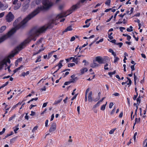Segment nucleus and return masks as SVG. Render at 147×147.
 Instances as JSON below:
<instances>
[{
	"label": "nucleus",
	"instance_id": "f257e3e1",
	"mask_svg": "<svg viewBox=\"0 0 147 147\" xmlns=\"http://www.w3.org/2000/svg\"><path fill=\"white\" fill-rule=\"evenodd\" d=\"M42 6L38 7L18 24H17L21 20V18H19L16 20L13 23V25L14 28L9 31L6 35H4L0 38V43L13 35L16 32V30L19 29H23L26 26L27 22L37 14L41 11L47 9L53 5V3L50 0H43L42 1Z\"/></svg>",
	"mask_w": 147,
	"mask_h": 147
},
{
	"label": "nucleus",
	"instance_id": "f03ea898",
	"mask_svg": "<svg viewBox=\"0 0 147 147\" xmlns=\"http://www.w3.org/2000/svg\"><path fill=\"white\" fill-rule=\"evenodd\" d=\"M58 20V18L53 19L50 21L47 24L42 27L37 29L34 28L32 29L29 33L30 38H28L25 40L17 47V49L19 51H20L24 48L31 41V40L35 41L36 40V37L38 36L39 34L44 32L47 29L52 28L54 24L56 25L57 24L56 22Z\"/></svg>",
	"mask_w": 147,
	"mask_h": 147
},
{
	"label": "nucleus",
	"instance_id": "7ed1b4c3",
	"mask_svg": "<svg viewBox=\"0 0 147 147\" xmlns=\"http://www.w3.org/2000/svg\"><path fill=\"white\" fill-rule=\"evenodd\" d=\"M86 0H80L76 5H73L70 8V9L67 11L66 12L67 15L66 13H61L58 15L56 17V19L62 18L63 17H66L67 16L69 15L73 12L76 9L79 8L82 4L86 1Z\"/></svg>",
	"mask_w": 147,
	"mask_h": 147
},
{
	"label": "nucleus",
	"instance_id": "20e7f679",
	"mask_svg": "<svg viewBox=\"0 0 147 147\" xmlns=\"http://www.w3.org/2000/svg\"><path fill=\"white\" fill-rule=\"evenodd\" d=\"M14 17V16L12 13L9 12L6 16V19L7 22H10L13 20Z\"/></svg>",
	"mask_w": 147,
	"mask_h": 147
},
{
	"label": "nucleus",
	"instance_id": "39448f33",
	"mask_svg": "<svg viewBox=\"0 0 147 147\" xmlns=\"http://www.w3.org/2000/svg\"><path fill=\"white\" fill-rule=\"evenodd\" d=\"M7 63H10V60L8 58L4 59L0 62V70L2 68L4 65H5L6 66L7 65Z\"/></svg>",
	"mask_w": 147,
	"mask_h": 147
},
{
	"label": "nucleus",
	"instance_id": "423d86ee",
	"mask_svg": "<svg viewBox=\"0 0 147 147\" xmlns=\"http://www.w3.org/2000/svg\"><path fill=\"white\" fill-rule=\"evenodd\" d=\"M56 127V124L55 123H52L49 129V131L50 132H52L55 130Z\"/></svg>",
	"mask_w": 147,
	"mask_h": 147
},
{
	"label": "nucleus",
	"instance_id": "0eeeda50",
	"mask_svg": "<svg viewBox=\"0 0 147 147\" xmlns=\"http://www.w3.org/2000/svg\"><path fill=\"white\" fill-rule=\"evenodd\" d=\"M96 60L99 64L104 63L103 62L102 58L100 56L96 57Z\"/></svg>",
	"mask_w": 147,
	"mask_h": 147
},
{
	"label": "nucleus",
	"instance_id": "6e6552de",
	"mask_svg": "<svg viewBox=\"0 0 147 147\" xmlns=\"http://www.w3.org/2000/svg\"><path fill=\"white\" fill-rule=\"evenodd\" d=\"M17 47L16 49V51L14 53H12L10 55H9V58H11L12 57H13L15 56V55L16 54H17L18 53V51H19L17 49V47Z\"/></svg>",
	"mask_w": 147,
	"mask_h": 147
},
{
	"label": "nucleus",
	"instance_id": "1a4fd4ad",
	"mask_svg": "<svg viewBox=\"0 0 147 147\" xmlns=\"http://www.w3.org/2000/svg\"><path fill=\"white\" fill-rule=\"evenodd\" d=\"M8 5H5V6L1 2H0V9L2 10H5L7 7Z\"/></svg>",
	"mask_w": 147,
	"mask_h": 147
},
{
	"label": "nucleus",
	"instance_id": "9d476101",
	"mask_svg": "<svg viewBox=\"0 0 147 147\" xmlns=\"http://www.w3.org/2000/svg\"><path fill=\"white\" fill-rule=\"evenodd\" d=\"M15 5H16L14 6L13 7L14 9L15 10L18 9L20 7L21 3L20 2H19Z\"/></svg>",
	"mask_w": 147,
	"mask_h": 147
},
{
	"label": "nucleus",
	"instance_id": "9b49d317",
	"mask_svg": "<svg viewBox=\"0 0 147 147\" xmlns=\"http://www.w3.org/2000/svg\"><path fill=\"white\" fill-rule=\"evenodd\" d=\"M92 92L90 91L89 94L88 96V100L90 102H91L93 100L92 97Z\"/></svg>",
	"mask_w": 147,
	"mask_h": 147
},
{
	"label": "nucleus",
	"instance_id": "f8f14e48",
	"mask_svg": "<svg viewBox=\"0 0 147 147\" xmlns=\"http://www.w3.org/2000/svg\"><path fill=\"white\" fill-rule=\"evenodd\" d=\"M99 66V65L98 64L95 62H94L93 63H91L90 65V67L92 68H94L96 67H98Z\"/></svg>",
	"mask_w": 147,
	"mask_h": 147
},
{
	"label": "nucleus",
	"instance_id": "ddd939ff",
	"mask_svg": "<svg viewBox=\"0 0 147 147\" xmlns=\"http://www.w3.org/2000/svg\"><path fill=\"white\" fill-rule=\"evenodd\" d=\"M72 30V28H71V26H70L67 27L63 31V32H66L67 31H71Z\"/></svg>",
	"mask_w": 147,
	"mask_h": 147
},
{
	"label": "nucleus",
	"instance_id": "4468645a",
	"mask_svg": "<svg viewBox=\"0 0 147 147\" xmlns=\"http://www.w3.org/2000/svg\"><path fill=\"white\" fill-rule=\"evenodd\" d=\"M6 26H3L0 28V33L2 32L6 28Z\"/></svg>",
	"mask_w": 147,
	"mask_h": 147
},
{
	"label": "nucleus",
	"instance_id": "2eb2a0df",
	"mask_svg": "<svg viewBox=\"0 0 147 147\" xmlns=\"http://www.w3.org/2000/svg\"><path fill=\"white\" fill-rule=\"evenodd\" d=\"M43 39V38H41L38 40L35 44L36 45H38L40 43H41L42 40Z\"/></svg>",
	"mask_w": 147,
	"mask_h": 147
},
{
	"label": "nucleus",
	"instance_id": "dca6fc26",
	"mask_svg": "<svg viewBox=\"0 0 147 147\" xmlns=\"http://www.w3.org/2000/svg\"><path fill=\"white\" fill-rule=\"evenodd\" d=\"M87 71L88 69L86 68H84L80 70L82 74H84L85 72Z\"/></svg>",
	"mask_w": 147,
	"mask_h": 147
},
{
	"label": "nucleus",
	"instance_id": "f3484780",
	"mask_svg": "<svg viewBox=\"0 0 147 147\" xmlns=\"http://www.w3.org/2000/svg\"><path fill=\"white\" fill-rule=\"evenodd\" d=\"M80 60V59L78 58V57L75 58L74 57L73 59V61L75 62L76 64H77L78 63V61Z\"/></svg>",
	"mask_w": 147,
	"mask_h": 147
},
{
	"label": "nucleus",
	"instance_id": "a211bd4d",
	"mask_svg": "<svg viewBox=\"0 0 147 147\" xmlns=\"http://www.w3.org/2000/svg\"><path fill=\"white\" fill-rule=\"evenodd\" d=\"M102 60H103V62H104L105 63L109 60V57H105L104 58H102Z\"/></svg>",
	"mask_w": 147,
	"mask_h": 147
},
{
	"label": "nucleus",
	"instance_id": "6ab92c4d",
	"mask_svg": "<svg viewBox=\"0 0 147 147\" xmlns=\"http://www.w3.org/2000/svg\"><path fill=\"white\" fill-rule=\"evenodd\" d=\"M78 80V78L77 77H76L75 78H72L71 79H70V81L71 83H74L77 80Z\"/></svg>",
	"mask_w": 147,
	"mask_h": 147
},
{
	"label": "nucleus",
	"instance_id": "aec40b11",
	"mask_svg": "<svg viewBox=\"0 0 147 147\" xmlns=\"http://www.w3.org/2000/svg\"><path fill=\"white\" fill-rule=\"evenodd\" d=\"M29 74V71H28L26 72V73L23 72L21 75V76H23L24 77L25 76H26L28 74Z\"/></svg>",
	"mask_w": 147,
	"mask_h": 147
},
{
	"label": "nucleus",
	"instance_id": "412c9836",
	"mask_svg": "<svg viewBox=\"0 0 147 147\" xmlns=\"http://www.w3.org/2000/svg\"><path fill=\"white\" fill-rule=\"evenodd\" d=\"M62 100V99L61 98L58 100L55 101V102H54V103L53 104V105H56L57 104L60 103L61 102Z\"/></svg>",
	"mask_w": 147,
	"mask_h": 147
},
{
	"label": "nucleus",
	"instance_id": "4be33fe9",
	"mask_svg": "<svg viewBox=\"0 0 147 147\" xmlns=\"http://www.w3.org/2000/svg\"><path fill=\"white\" fill-rule=\"evenodd\" d=\"M140 118H139L138 119L137 118H136L135 119V123H134V125H135L136 123H138L140 121Z\"/></svg>",
	"mask_w": 147,
	"mask_h": 147
},
{
	"label": "nucleus",
	"instance_id": "5701e85b",
	"mask_svg": "<svg viewBox=\"0 0 147 147\" xmlns=\"http://www.w3.org/2000/svg\"><path fill=\"white\" fill-rule=\"evenodd\" d=\"M107 102H106V103L105 104L103 105L101 107L100 109L101 110L104 111V110H105V109L106 106V105L107 104Z\"/></svg>",
	"mask_w": 147,
	"mask_h": 147
},
{
	"label": "nucleus",
	"instance_id": "b1692460",
	"mask_svg": "<svg viewBox=\"0 0 147 147\" xmlns=\"http://www.w3.org/2000/svg\"><path fill=\"white\" fill-rule=\"evenodd\" d=\"M116 73V71L115 70L113 72H109L108 73V74L111 77H112V75Z\"/></svg>",
	"mask_w": 147,
	"mask_h": 147
},
{
	"label": "nucleus",
	"instance_id": "393cba45",
	"mask_svg": "<svg viewBox=\"0 0 147 147\" xmlns=\"http://www.w3.org/2000/svg\"><path fill=\"white\" fill-rule=\"evenodd\" d=\"M109 51L114 56H116V54L114 52L113 50L111 49H109Z\"/></svg>",
	"mask_w": 147,
	"mask_h": 147
},
{
	"label": "nucleus",
	"instance_id": "a878e982",
	"mask_svg": "<svg viewBox=\"0 0 147 147\" xmlns=\"http://www.w3.org/2000/svg\"><path fill=\"white\" fill-rule=\"evenodd\" d=\"M129 28H127V31L128 32H129L132 31H133V29H132L133 27L131 26H130L129 27Z\"/></svg>",
	"mask_w": 147,
	"mask_h": 147
},
{
	"label": "nucleus",
	"instance_id": "bb28decb",
	"mask_svg": "<svg viewBox=\"0 0 147 147\" xmlns=\"http://www.w3.org/2000/svg\"><path fill=\"white\" fill-rule=\"evenodd\" d=\"M115 58V59L114 60V62L116 63L118 61L119 59V58L118 57L116 56H114Z\"/></svg>",
	"mask_w": 147,
	"mask_h": 147
},
{
	"label": "nucleus",
	"instance_id": "cd10ccee",
	"mask_svg": "<svg viewBox=\"0 0 147 147\" xmlns=\"http://www.w3.org/2000/svg\"><path fill=\"white\" fill-rule=\"evenodd\" d=\"M41 57L40 56H38V57L36 61L35 62L36 63L37 62L40 61H41V59H40Z\"/></svg>",
	"mask_w": 147,
	"mask_h": 147
},
{
	"label": "nucleus",
	"instance_id": "c85d7f7f",
	"mask_svg": "<svg viewBox=\"0 0 147 147\" xmlns=\"http://www.w3.org/2000/svg\"><path fill=\"white\" fill-rule=\"evenodd\" d=\"M38 98H33L32 99L30 100L28 102V103H29L30 102L33 101V100H38Z\"/></svg>",
	"mask_w": 147,
	"mask_h": 147
},
{
	"label": "nucleus",
	"instance_id": "c756f323",
	"mask_svg": "<svg viewBox=\"0 0 147 147\" xmlns=\"http://www.w3.org/2000/svg\"><path fill=\"white\" fill-rule=\"evenodd\" d=\"M56 51H51L48 54V57H50L52 55V54Z\"/></svg>",
	"mask_w": 147,
	"mask_h": 147
},
{
	"label": "nucleus",
	"instance_id": "7c9ffc66",
	"mask_svg": "<svg viewBox=\"0 0 147 147\" xmlns=\"http://www.w3.org/2000/svg\"><path fill=\"white\" fill-rule=\"evenodd\" d=\"M111 0H108L105 3L108 5H109L110 4Z\"/></svg>",
	"mask_w": 147,
	"mask_h": 147
},
{
	"label": "nucleus",
	"instance_id": "2f4dec72",
	"mask_svg": "<svg viewBox=\"0 0 147 147\" xmlns=\"http://www.w3.org/2000/svg\"><path fill=\"white\" fill-rule=\"evenodd\" d=\"M57 66H58V67H59V69H60L61 67L63 66V65H62V63H59L58 65H57ZM57 66V65H56L55 67H56Z\"/></svg>",
	"mask_w": 147,
	"mask_h": 147
},
{
	"label": "nucleus",
	"instance_id": "473e14b6",
	"mask_svg": "<svg viewBox=\"0 0 147 147\" xmlns=\"http://www.w3.org/2000/svg\"><path fill=\"white\" fill-rule=\"evenodd\" d=\"M115 129H116L115 128L112 129L109 131V134H113L114 133V131H115Z\"/></svg>",
	"mask_w": 147,
	"mask_h": 147
},
{
	"label": "nucleus",
	"instance_id": "72a5a7b5",
	"mask_svg": "<svg viewBox=\"0 0 147 147\" xmlns=\"http://www.w3.org/2000/svg\"><path fill=\"white\" fill-rule=\"evenodd\" d=\"M122 19H120L119 20V21L116 23L117 24H121L123 23V22L122 21Z\"/></svg>",
	"mask_w": 147,
	"mask_h": 147
},
{
	"label": "nucleus",
	"instance_id": "f704fd0d",
	"mask_svg": "<svg viewBox=\"0 0 147 147\" xmlns=\"http://www.w3.org/2000/svg\"><path fill=\"white\" fill-rule=\"evenodd\" d=\"M38 128V126H35L33 129L32 130V132H34Z\"/></svg>",
	"mask_w": 147,
	"mask_h": 147
},
{
	"label": "nucleus",
	"instance_id": "c9c22d12",
	"mask_svg": "<svg viewBox=\"0 0 147 147\" xmlns=\"http://www.w3.org/2000/svg\"><path fill=\"white\" fill-rule=\"evenodd\" d=\"M13 4L16 5L18 3V0H12Z\"/></svg>",
	"mask_w": 147,
	"mask_h": 147
},
{
	"label": "nucleus",
	"instance_id": "e433bc0d",
	"mask_svg": "<svg viewBox=\"0 0 147 147\" xmlns=\"http://www.w3.org/2000/svg\"><path fill=\"white\" fill-rule=\"evenodd\" d=\"M99 102H97V103L94 105L93 107V109H94L96 108L97 107H98L99 105Z\"/></svg>",
	"mask_w": 147,
	"mask_h": 147
},
{
	"label": "nucleus",
	"instance_id": "4c0bfd02",
	"mask_svg": "<svg viewBox=\"0 0 147 147\" xmlns=\"http://www.w3.org/2000/svg\"><path fill=\"white\" fill-rule=\"evenodd\" d=\"M75 65V64L74 63H70L68 64V67H73Z\"/></svg>",
	"mask_w": 147,
	"mask_h": 147
},
{
	"label": "nucleus",
	"instance_id": "58836bf2",
	"mask_svg": "<svg viewBox=\"0 0 147 147\" xmlns=\"http://www.w3.org/2000/svg\"><path fill=\"white\" fill-rule=\"evenodd\" d=\"M136 100L137 101L136 105H139L140 103V102L141 99H139V98H137Z\"/></svg>",
	"mask_w": 147,
	"mask_h": 147
},
{
	"label": "nucleus",
	"instance_id": "ea45409f",
	"mask_svg": "<svg viewBox=\"0 0 147 147\" xmlns=\"http://www.w3.org/2000/svg\"><path fill=\"white\" fill-rule=\"evenodd\" d=\"M41 1L42 0H36V4L37 5L39 4L41 2Z\"/></svg>",
	"mask_w": 147,
	"mask_h": 147
},
{
	"label": "nucleus",
	"instance_id": "a19ab883",
	"mask_svg": "<svg viewBox=\"0 0 147 147\" xmlns=\"http://www.w3.org/2000/svg\"><path fill=\"white\" fill-rule=\"evenodd\" d=\"M15 138H13L12 139H11L10 140V143L11 144L12 143H13L14 142V141H15Z\"/></svg>",
	"mask_w": 147,
	"mask_h": 147
},
{
	"label": "nucleus",
	"instance_id": "79ce46f5",
	"mask_svg": "<svg viewBox=\"0 0 147 147\" xmlns=\"http://www.w3.org/2000/svg\"><path fill=\"white\" fill-rule=\"evenodd\" d=\"M117 45H119V47H121L123 45V43L122 42H119L117 43Z\"/></svg>",
	"mask_w": 147,
	"mask_h": 147
},
{
	"label": "nucleus",
	"instance_id": "37998d69",
	"mask_svg": "<svg viewBox=\"0 0 147 147\" xmlns=\"http://www.w3.org/2000/svg\"><path fill=\"white\" fill-rule=\"evenodd\" d=\"M113 105V103L112 102H111L110 103L109 105V108L110 109L111 108Z\"/></svg>",
	"mask_w": 147,
	"mask_h": 147
},
{
	"label": "nucleus",
	"instance_id": "c03bdc74",
	"mask_svg": "<svg viewBox=\"0 0 147 147\" xmlns=\"http://www.w3.org/2000/svg\"><path fill=\"white\" fill-rule=\"evenodd\" d=\"M71 83V82L70 81H69L65 82V83L64 84L65 85H68L69 84Z\"/></svg>",
	"mask_w": 147,
	"mask_h": 147
},
{
	"label": "nucleus",
	"instance_id": "a18cd8bd",
	"mask_svg": "<svg viewBox=\"0 0 147 147\" xmlns=\"http://www.w3.org/2000/svg\"><path fill=\"white\" fill-rule=\"evenodd\" d=\"M78 94H75V95H74V96L73 97V98L71 99V100H74V99H75L76 98V97H77V96Z\"/></svg>",
	"mask_w": 147,
	"mask_h": 147
},
{
	"label": "nucleus",
	"instance_id": "49530a36",
	"mask_svg": "<svg viewBox=\"0 0 147 147\" xmlns=\"http://www.w3.org/2000/svg\"><path fill=\"white\" fill-rule=\"evenodd\" d=\"M11 133L9 134H7L5 136V138H7V137L12 135L13 134V132L11 131Z\"/></svg>",
	"mask_w": 147,
	"mask_h": 147
},
{
	"label": "nucleus",
	"instance_id": "de8ad7c7",
	"mask_svg": "<svg viewBox=\"0 0 147 147\" xmlns=\"http://www.w3.org/2000/svg\"><path fill=\"white\" fill-rule=\"evenodd\" d=\"M15 117V115H14L12 116L9 118V121H10L13 118H14Z\"/></svg>",
	"mask_w": 147,
	"mask_h": 147
},
{
	"label": "nucleus",
	"instance_id": "09e8293b",
	"mask_svg": "<svg viewBox=\"0 0 147 147\" xmlns=\"http://www.w3.org/2000/svg\"><path fill=\"white\" fill-rule=\"evenodd\" d=\"M4 14L5 12H4L0 13V18L2 17L4 15Z\"/></svg>",
	"mask_w": 147,
	"mask_h": 147
},
{
	"label": "nucleus",
	"instance_id": "8fccbe9b",
	"mask_svg": "<svg viewBox=\"0 0 147 147\" xmlns=\"http://www.w3.org/2000/svg\"><path fill=\"white\" fill-rule=\"evenodd\" d=\"M111 42H112V43H114L115 45H116L117 43H116V40L115 39L113 40L110 41Z\"/></svg>",
	"mask_w": 147,
	"mask_h": 147
},
{
	"label": "nucleus",
	"instance_id": "3c124183",
	"mask_svg": "<svg viewBox=\"0 0 147 147\" xmlns=\"http://www.w3.org/2000/svg\"><path fill=\"white\" fill-rule=\"evenodd\" d=\"M90 23H89L88 24H86V25L83 26V28H85V27L88 28L89 27V26H90Z\"/></svg>",
	"mask_w": 147,
	"mask_h": 147
},
{
	"label": "nucleus",
	"instance_id": "603ef678",
	"mask_svg": "<svg viewBox=\"0 0 147 147\" xmlns=\"http://www.w3.org/2000/svg\"><path fill=\"white\" fill-rule=\"evenodd\" d=\"M131 68L132 71L134 70H135L134 65H131Z\"/></svg>",
	"mask_w": 147,
	"mask_h": 147
},
{
	"label": "nucleus",
	"instance_id": "864d4df0",
	"mask_svg": "<svg viewBox=\"0 0 147 147\" xmlns=\"http://www.w3.org/2000/svg\"><path fill=\"white\" fill-rule=\"evenodd\" d=\"M108 66V64L107 63H106L105 65L104 66V69L105 70H108L109 69L108 67H106Z\"/></svg>",
	"mask_w": 147,
	"mask_h": 147
},
{
	"label": "nucleus",
	"instance_id": "5fc2aeb1",
	"mask_svg": "<svg viewBox=\"0 0 147 147\" xmlns=\"http://www.w3.org/2000/svg\"><path fill=\"white\" fill-rule=\"evenodd\" d=\"M119 29L121 32H123V31L122 30H125V28L124 27H121L119 28Z\"/></svg>",
	"mask_w": 147,
	"mask_h": 147
},
{
	"label": "nucleus",
	"instance_id": "6e6d98bb",
	"mask_svg": "<svg viewBox=\"0 0 147 147\" xmlns=\"http://www.w3.org/2000/svg\"><path fill=\"white\" fill-rule=\"evenodd\" d=\"M138 93L137 92V94L136 95H135L134 96V97H133V99L134 100H136V98H137L138 96Z\"/></svg>",
	"mask_w": 147,
	"mask_h": 147
},
{
	"label": "nucleus",
	"instance_id": "4d7b16f0",
	"mask_svg": "<svg viewBox=\"0 0 147 147\" xmlns=\"http://www.w3.org/2000/svg\"><path fill=\"white\" fill-rule=\"evenodd\" d=\"M31 114L30 115L33 116L35 115V112L33 111H31Z\"/></svg>",
	"mask_w": 147,
	"mask_h": 147
},
{
	"label": "nucleus",
	"instance_id": "13d9d810",
	"mask_svg": "<svg viewBox=\"0 0 147 147\" xmlns=\"http://www.w3.org/2000/svg\"><path fill=\"white\" fill-rule=\"evenodd\" d=\"M115 108L113 109L111 113V115H113L115 111Z\"/></svg>",
	"mask_w": 147,
	"mask_h": 147
},
{
	"label": "nucleus",
	"instance_id": "bf43d9fd",
	"mask_svg": "<svg viewBox=\"0 0 147 147\" xmlns=\"http://www.w3.org/2000/svg\"><path fill=\"white\" fill-rule=\"evenodd\" d=\"M105 98V97H103L101 100H99V101H98V102H99V103L100 104V102H101L102 101L104 100V99Z\"/></svg>",
	"mask_w": 147,
	"mask_h": 147
},
{
	"label": "nucleus",
	"instance_id": "052dcab7",
	"mask_svg": "<svg viewBox=\"0 0 147 147\" xmlns=\"http://www.w3.org/2000/svg\"><path fill=\"white\" fill-rule=\"evenodd\" d=\"M75 39V37L74 36H72L71 37L70 41H74Z\"/></svg>",
	"mask_w": 147,
	"mask_h": 147
},
{
	"label": "nucleus",
	"instance_id": "680f3d73",
	"mask_svg": "<svg viewBox=\"0 0 147 147\" xmlns=\"http://www.w3.org/2000/svg\"><path fill=\"white\" fill-rule=\"evenodd\" d=\"M113 17V16H111V17L109 19H108V20H107L106 21V22H109L111 20V19H112Z\"/></svg>",
	"mask_w": 147,
	"mask_h": 147
},
{
	"label": "nucleus",
	"instance_id": "e2e57ef3",
	"mask_svg": "<svg viewBox=\"0 0 147 147\" xmlns=\"http://www.w3.org/2000/svg\"><path fill=\"white\" fill-rule=\"evenodd\" d=\"M28 113H26V115L25 117V118L27 120L28 119V116L27 115Z\"/></svg>",
	"mask_w": 147,
	"mask_h": 147
},
{
	"label": "nucleus",
	"instance_id": "0e129e2a",
	"mask_svg": "<svg viewBox=\"0 0 147 147\" xmlns=\"http://www.w3.org/2000/svg\"><path fill=\"white\" fill-rule=\"evenodd\" d=\"M131 37L130 36L128 35L127 36V39L128 41H129L131 39Z\"/></svg>",
	"mask_w": 147,
	"mask_h": 147
},
{
	"label": "nucleus",
	"instance_id": "69168bd1",
	"mask_svg": "<svg viewBox=\"0 0 147 147\" xmlns=\"http://www.w3.org/2000/svg\"><path fill=\"white\" fill-rule=\"evenodd\" d=\"M125 14H126L125 13H124L123 15L121 14L120 15H119V16H120V17H121L122 18L125 15Z\"/></svg>",
	"mask_w": 147,
	"mask_h": 147
},
{
	"label": "nucleus",
	"instance_id": "338daca9",
	"mask_svg": "<svg viewBox=\"0 0 147 147\" xmlns=\"http://www.w3.org/2000/svg\"><path fill=\"white\" fill-rule=\"evenodd\" d=\"M54 117V114H53L51 115V121H52Z\"/></svg>",
	"mask_w": 147,
	"mask_h": 147
},
{
	"label": "nucleus",
	"instance_id": "774afa93",
	"mask_svg": "<svg viewBox=\"0 0 147 147\" xmlns=\"http://www.w3.org/2000/svg\"><path fill=\"white\" fill-rule=\"evenodd\" d=\"M47 102H45L44 103L42 106V107H46L47 105Z\"/></svg>",
	"mask_w": 147,
	"mask_h": 147
}]
</instances>
